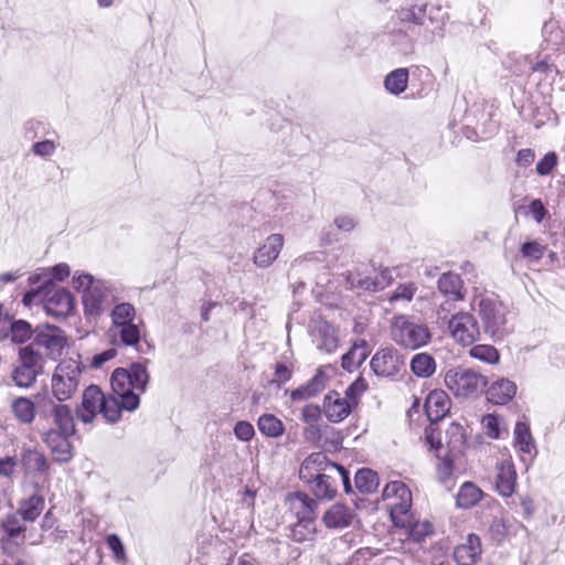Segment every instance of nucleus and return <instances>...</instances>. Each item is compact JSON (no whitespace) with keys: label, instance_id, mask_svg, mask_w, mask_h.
Segmentation results:
<instances>
[{"label":"nucleus","instance_id":"nucleus-25","mask_svg":"<svg viewBox=\"0 0 565 565\" xmlns=\"http://www.w3.org/2000/svg\"><path fill=\"white\" fill-rule=\"evenodd\" d=\"M353 520L352 510L343 503L332 504L323 514L322 521L328 529H343Z\"/></svg>","mask_w":565,"mask_h":565},{"label":"nucleus","instance_id":"nucleus-34","mask_svg":"<svg viewBox=\"0 0 565 565\" xmlns=\"http://www.w3.org/2000/svg\"><path fill=\"white\" fill-rule=\"evenodd\" d=\"M436 478L443 483H449L455 473V461L454 454L451 451H447L445 456H437V461L435 465Z\"/></svg>","mask_w":565,"mask_h":565},{"label":"nucleus","instance_id":"nucleus-3","mask_svg":"<svg viewBox=\"0 0 565 565\" xmlns=\"http://www.w3.org/2000/svg\"><path fill=\"white\" fill-rule=\"evenodd\" d=\"M345 280L352 288L376 292L388 287L393 277L388 268L376 269L370 263H360L348 270Z\"/></svg>","mask_w":565,"mask_h":565},{"label":"nucleus","instance_id":"nucleus-19","mask_svg":"<svg viewBox=\"0 0 565 565\" xmlns=\"http://www.w3.org/2000/svg\"><path fill=\"white\" fill-rule=\"evenodd\" d=\"M482 543L477 534H469L465 542L454 548L452 557L457 565H477L481 559Z\"/></svg>","mask_w":565,"mask_h":565},{"label":"nucleus","instance_id":"nucleus-42","mask_svg":"<svg viewBox=\"0 0 565 565\" xmlns=\"http://www.w3.org/2000/svg\"><path fill=\"white\" fill-rule=\"evenodd\" d=\"M547 250V245L539 241L524 242L520 247V254L530 262H540Z\"/></svg>","mask_w":565,"mask_h":565},{"label":"nucleus","instance_id":"nucleus-28","mask_svg":"<svg viewBox=\"0 0 565 565\" xmlns=\"http://www.w3.org/2000/svg\"><path fill=\"white\" fill-rule=\"evenodd\" d=\"M398 529L406 531L407 539L420 543L434 533V526L428 521H417L413 514V511L407 513V521L405 525H395Z\"/></svg>","mask_w":565,"mask_h":565},{"label":"nucleus","instance_id":"nucleus-59","mask_svg":"<svg viewBox=\"0 0 565 565\" xmlns=\"http://www.w3.org/2000/svg\"><path fill=\"white\" fill-rule=\"evenodd\" d=\"M372 556L369 548H360L352 554L345 565H367Z\"/></svg>","mask_w":565,"mask_h":565},{"label":"nucleus","instance_id":"nucleus-26","mask_svg":"<svg viewBox=\"0 0 565 565\" xmlns=\"http://www.w3.org/2000/svg\"><path fill=\"white\" fill-rule=\"evenodd\" d=\"M438 290L452 301L465 299L463 281L458 274L444 273L437 281Z\"/></svg>","mask_w":565,"mask_h":565},{"label":"nucleus","instance_id":"nucleus-22","mask_svg":"<svg viewBox=\"0 0 565 565\" xmlns=\"http://www.w3.org/2000/svg\"><path fill=\"white\" fill-rule=\"evenodd\" d=\"M45 508V498L40 493V487L36 486V492L23 498L18 504V514L28 523H33L38 520Z\"/></svg>","mask_w":565,"mask_h":565},{"label":"nucleus","instance_id":"nucleus-16","mask_svg":"<svg viewBox=\"0 0 565 565\" xmlns=\"http://www.w3.org/2000/svg\"><path fill=\"white\" fill-rule=\"evenodd\" d=\"M287 512L297 520L317 519V502L305 492L288 493L285 498Z\"/></svg>","mask_w":565,"mask_h":565},{"label":"nucleus","instance_id":"nucleus-45","mask_svg":"<svg viewBox=\"0 0 565 565\" xmlns=\"http://www.w3.org/2000/svg\"><path fill=\"white\" fill-rule=\"evenodd\" d=\"M437 423H431L424 429V441L425 445L435 452H438L443 448L441 431Z\"/></svg>","mask_w":565,"mask_h":565},{"label":"nucleus","instance_id":"nucleus-54","mask_svg":"<svg viewBox=\"0 0 565 565\" xmlns=\"http://www.w3.org/2000/svg\"><path fill=\"white\" fill-rule=\"evenodd\" d=\"M481 423L489 438L498 439L500 437V420L498 416L487 414L482 417Z\"/></svg>","mask_w":565,"mask_h":565},{"label":"nucleus","instance_id":"nucleus-61","mask_svg":"<svg viewBox=\"0 0 565 565\" xmlns=\"http://www.w3.org/2000/svg\"><path fill=\"white\" fill-rule=\"evenodd\" d=\"M93 276L88 274H81L77 276H74V287L77 290H83V294L87 292L88 290H92L93 288Z\"/></svg>","mask_w":565,"mask_h":565},{"label":"nucleus","instance_id":"nucleus-12","mask_svg":"<svg viewBox=\"0 0 565 565\" xmlns=\"http://www.w3.org/2000/svg\"><path fill=\"white\" fill-rule=\"evenodd\" d=\"M356 406L348 397L337 391H330L323 398L322 412L327 419L338 424L350 416Z\"/></svg>","mask_w":565,"mask_h":565},{"label":"nucleus","instance_id":"nucleus-46","mask_svg":"<svg viewBox=\"0 0 565 565\" xmlns=\"http://www.w3.org/2000/svg\"><path fill=\"white\" fill-rule=\"evenodd\" d=\"M38 374L36 371L20 364L13 372V381L20 387H30L34 384Z\"/></svg>","mask_w":565,"mask_h":565},{"label":"nucleus","instance_id":"nucleus-56","mask_svg":"<svg viewBox=\"0 0 565 565\" xmlns=\"http://www.w3.org/2000/svg\"><path fill=\"white\" fill-rule=\"evenodd\" d=\"M527 207L530 214L533 216L536 223H541L548 214L546 207L540 199L532 200Z\"/></svg>","mask_w":565,"mask_h":565},{"label":"nucleus","instance_id":"nucleus-57","mask_svg":"<svg viewBox=\"0 0 565 565\" xmlns=\"http://www.w3.org/2000/svg\"><path fill=\"white\" fill-rule=\"evenodd\" d=\"M292 370L290 366L284 363H277L275 366L273 383L278 385L285 384L291 379Z\"/></svg>","mask_w":565,"mask_h":565},{"label":"nucleus","instance_id":"nucleus-38","mask_svg":"<svg viewBox=\"0 0 565 565\" xmlns=\"http://www.w3.org/2000/svg\"><path fill=\"white\" fill-rule=\"evenodd\" d=\"M257 426L263 435L271 438H277L285 431L282 422L273 414L262 415L258 418Z\"/></svg>","mask_w":565,"mask_h":565},{"label":"nucleus","instance_id":"nucleus-1","mask_svg":"<svg viewBox=\"0 0 565 565\" xmlns=\"http://www.w3.org/2000/svg\"><path fill=\"white\" fill-rule=\"evenodd\" d=\"M149 373L145 364L132 363L129 369L117 367L110 377L111 394L106 395L97 385L87 386L76 416L84 424H92L97 415L111 424L120 420L122 412L139 407L140 394L146 392Z\"/></svg>","mask_w":565,"mask_h":565},{"label":"nucleus","instance_id":"nucleus-5","mask_svg":"<svg viewBox=\"0 0 565 565\" xmlns=\"http://www.w3.org/2000/svg\"><path fill=\"white\" fill-rule=\"evenodd\" d=\"M445 384L457 397L476 396L487 386V377L462 367L450 369L445 374Z\"/></svg>","mask_w":565,"mask_h":565},{"label":"nucleus","instance_id":"nucleus-48","mask_svg":"<svg viewBox=\"0 0 565 565\" xmlns=\"http://www.w3.org/2000/svg\"><path fill=\"white\" fill-rule=\"evenodd\" d=\"M103 294L97 288H92L83 294L85 310L90 313H98L102 309Z\"/></svg>","mask_w":565,"mask_h":565},{"label":"nucleus","instance_id":"nucleus-29","mask_svg":"<svg viewBox=\"0 0 565 565\" xmlns=\"http://www.w3.org/2000/svg\"><path fill=\"white\" fill-rule=\"evenodd\" d=\"M369 345L363 339L355 341L351 349L343 354L341 359V366L348 372L356 370L369 356Z\"/></svg>","mask_w":565,"mask_h":565},{"label":"nucleus","instance_id":"nucleus-35","mask_svg":"<svg viewBox=\"0 0 565 565\" xmlns=\"http://www.w3.org/2000/svg\"><path fill=\"white\" fill-rule=\"evenodd\" d=\"M411 369L416 376L429 377L436 371V362L428 353H417L411 361Z\"/></svg>","mask_w":565,"mask_h":565},{"label":"nucleus","instance_id":"nucleus-18","mask_svg":"<svg viewBox=\"0 0 565 565\" xmlns=\"http://www.w3.org/2000/svg\"><path fill=\"white\" fill-rule=\"evenodd\" d=\"M43 307L45 312L54 318H66L75 308L74 297L71 291L58 288L44 300Z\"/></svg>","mask_w":565,"mask_h":565},{"label":"nucleus","instance_id":"nucleus-47","mask_svg":"<svg viewBox=\"0 0 565 565\" xmlns=\"http://www.w3.org/2000/svg\"><path fill=\"white\" fill-rule=\"evenodd\" d=\"M11 340L14 343H24L32 337V329L30 323L23 320L14 321L11 324Z\"/></svg>","mask_w":565,"mask_h":565},{"label":"nucleus","instance_id":"nucleus-50","mask_svg":"<svg viewBox=\"0 0 565 565\" xmlns=\"http://www.w3.org/2000/svg\"><path fill=\"white\" fill-rule=\"evenodd\" d=\"M416 291H417V286L415 282L401 284L388 296V300L391 302H395L398 300L411 301L414 298V295L416 294Z\"/></svg>","mask_w":565,"mask_h":565},{"label":"nucleus","instance_id":"nucleus-15","mask_svg":"<svg viewBox=\"0 0 565 565\" xmlns=\"http://www.w3.org/2000/svg\"><path fill=\"white\" fill-rule=\"evenodd\" d=\"M145 329L143 321L139 319L138 322H122L110 326L109 332L114 343L137 349L145 333Z\"/></svg>","mask_w":565,"mask_h":565},{"label":"nucleus","instance_id":"nucleus-9","mask_svg":"<svg viewBox=\"0 0 565 565\" xmlns=\"http://www.w3.org/2000/svg\"><path fill=\"white\" fill-rule=\"evenodd\" d=\"M451 338L460 345L470 347L480 338V327L477 319L469 312H457L448 321Z\"/></svg>","mask_w":565,"mask_h":565},{"label":"nucleus","instance_id":"nucleus-32","mask_svg":"<svg viewBox=\"0 0 565 565\" xmlns=\"http://www.w3.org/2000/svg\"><path fill=\"white\" fill-rule=\"evenodd\" d=\"M408 78L409 73L407 68H396L386 75L384 86L391 94L399 95L406 90Z\"/></svg>","mask_w":565,"mask_h":565},{"label":"nucleus","instance_id":"nucleus-58","mask_svg":"<svg viewBox=\"0 0 565 565\" xmlns=\"http://www.w3.org/2000/svg\"><path fill=\"white\" fill-rule=\"evenodd\" d=\"M117 355V350L111 348L95 354L90 361V367L100 369L106 362L113 360Z\"/></svg>","mask_w":565,"mask_h":565},{"label":"nucleus","instance_id":"nucleus-53","mask_svg":"<svg viewBox=\"0 0 565 565\" xmlns=\"http://www.w3.org/2000/svg\"><path fill=\"white\" fill-rule=\"evenodd\" d=\"M71 274L70 267L65 263H60L51 268H49L45 273L47 277L46 285L53 284V281H63Z\"/></svg>","mask_w":565,"mask_h":565},{"label":"nucleus","instance_id":"nucleus-37","mask_svg":"<svg viewBox=\"0 0 565 565\" xmlns=\"http://www.w3.org/2000/svg\"><path fill=\"white\" fill-rule=\"evenodd\" d=\"M316 533V519L297 520L290 525V537L298 543L311 540Z\"/></svg>","mask_w":565,"mask_h":565},{"label":"nucleus","instance_id":"nucleus-49","mask_svg":"<svg viewBox=\"0 0 565 565\" xmlns=\"http://www.w3.org/2000/svg\"><path fill=\"white\" fill-rule=\"evenodd\" d=\"M558 164V156L555 151H550L543 156L536 163V173L539 175H548Z\"/></svg>","mask_w":565,"mask_h":565},{"label":"nucleus","instance_id":"nucleus-43","mask_svg":"<svg viewBox=\"0 0 565 565\" xmlns=\"http://www.w3.org/2000/svg\"><path fill=\"white\" fill-rule=\"evenodd\" d=\"M33 345L32 343L20 349V364L40 373L42 369V355L33 349Z\"/></svg>","mask_w":565,"mask_h":565},{"label":"nucleus","instance_id":"nucleus-24","mask_svg":"<svg viewBox=\"0 0 565 565\" xmlns=\"http://www.w3.org/2000/svg\"><path fill=\"white\" fill-rule=\"evenodd\" d=\"M21 463L25 471L35 472L49 479L51 462L44 452L36 448H26L21 454Z\"/></svg>","mask_w":565,"mask_h":565},{"label":"nucleus","instance_id":"nucleus-33","mask_svg":"<svg viewBox=\"0 0 565 565\" xmlns=\"http://www.w3.org/2000/svg\"><path fill=\"white\" fill-rule=\"evenodd\" d=\"M12 413L22 424L33 423L36 409L34 403L28 397H18L12 403Z\"/></svg>","mask_w":565,"mask_h":565},{"label":"nucleus","instance_id":"nucleus-40","mask_svg":"<svg viewBox=\"0 0 565 565\" xmlns=\"http://www.w3.org/2000/svg\"><path fill=\"white\" fill-rule=\"evenodd\" d=\"M469 355L487 364H498L500 361L498 349L491 344H475L470 348Z\"/></svg>","mask_w":565,"mask_h":565},{"label":"nucleus","instance_id":"nucleus-41","mask_svg":"<svg viewBox=\"0 0 565 565\" xmlns=\"http://www.w3.org/2000/svg\"><path fill=\"white\" fill-rule=\"evenodd\" d=\"M111 326L137 320V310L132 303L121 302L116 305L110 312Z\"/></svg>","mask_w":565,"mask_h":565},{"label":"nucleus","instance_id":"nucleus-20","mask_svg":"<svg viewBox=\"0 0 565 565\" xmlns=\"http://www.w3.org/2000/svg\"><path fill=\"white\" fill-rule=\"evenodd\" d=\"M284 236L281 234L269 235L263 245H260L254 253V263L258 267L270 266L279 256L284 247Z\"/></svg>","mask_w":565,"mask_h":565},{"label":"nucleus","instance_id":"nucleus-63","mask_svg":"<svg viewBox=\"0 0 565 565\" xmlns=\"http://www.w3.org/2000/svg\"><path fill=\"white\" fill-rule=\"evenodd\" d=\"M55 150V143L52 140H43L33 145V151L41 157L51 156Z\"/></svg>","mask_w":565,"mask_h":565},{"label":"nucleus","instance_id":"nucleus-27","mask_svg":"<svg viewBox=\"0 0 565 565\" xmlns=\"http://www.w3.org/2000/svg\"><path fill=\"white\" fill-rule=\"evenodd\" d=\"M516 393V385L514 382L501 379L491 384L487 390L486 396L488 402L494 405L508 404Z\"/></svg>","mask_w":565,"mask_h":565},{"label":"nucleus","instance_id":"nucleus-51","mask_svg":"<svg viewBox=\"0 0 565 565\" xmlns=\"http://www.w3.org/2000/svg\"><path fill=\"white\" fill-rule=\"evenodd\" d=\"M106 544L108 548L111 551L115 559L119 563H126L127 555L125 551V546L117 534H108L106 537Z\"/></svg>","mask_w":565,"mask_h":565},{"label":"nucleus","instance_id":"nucleus-60","mask_svg":"<svg viewBox=\"0 0 565 565\" xmlns=\"http://www.w3.org/2000/svg\"><path fill=\"white\" fill-rule=\"evenodd\" d=\"M534 150L531 148H523L518 151L515 162L520 167H529L534 162Z\"/></svg>","mask_w":565,"mask_h":565},{"label":"nucleus","instance_id":"nucleus-6","mask_svg":"<svg viewBox=\"0 0 565 565\" xmlns=\"http://www.w3.org/2000/svg\"><path fill=\"white\" fill-rule=\"evenodd\" d=\"M382 499L390 501V516L394 525H405L412 511L413 495L409 488L399 480L390 481L382 491Z\"/></svg>","mask_w":565,"mask_h":565},{"label":"nucleus","instance_id":"nucleus-13","mask_svg":"<svg viewBox=\"0 0 565 565\" xmlns=\"http://www.w3.org/2000/svg\"><path fill=\"white\" fill-rule=\"evenodd\" d=\"M404 366L402 355L393 348H385L377 351L372 360L371 367L380 376H394Z\"/></svg>","mask_w":565,"mask_h":565},{"label":"nucleus","instance_id":"nucleus-7","mask_svg":"<svg viewBox=\"0 0 565 565\" xmlns=\"http://www.w3.org/2000/svg\"><path fill=\"white\" fill-rule=\"evenodd\" d=\"M472 305L477 307L487 333L497 335L503 330L507 323L505 309L497 297L479 294L473 297Z\"/></svg>","mask_w":565,"mask_h":565},{"label":"nucleus","instance_id":"nucleus-14","mask_svg":"<svg viewBox=\"0 0 565 565\" xmlns=\"http://www.w3.org/2000/svg\"><path fill=\"white\" fill-rule=\"evenodd\" d=\"M50 425L42 431L76 434V422L73 409L64 403H54L49 412Z\"/></svg>","mask_w":565,"mask_h":565},{"label":"nucleus","instance_id":"nucleus-21","mask_svg":"<svg viewBox=\"0 0 565 565\" xmlns=\"http://www.w3.org/2000/svg\"><path fill=\"white\" fill-rule=\"evenodd\" d=\"M331 463L332 461L324 454L313 452L302 461L299 469V478L310 488L321 476V472L327 470V466Z\"/></svg>","mask_w":565,"mask_h":565},{"label":"nucleus","instance_id":"nucleus-4","mask_svg":"<svg viewBox=\"0 0 565 565\" xmlns=\"http://www.w3.org/2000/svg\"><path fill=\"white\" fill-rule=\"evenodd\" d=\"M81 375L82 367L79 362L73 359L61 361L52 375V395L60 403L71 399L78 388Z\"/></svg>","mask_w":565,"mask_h":565},{"label":"nucleus","instance_id":"nucleus-64","mask_svg":"<svg viewBox=\"0 0 565 565\" xmlns=\"http://www.w3.org/2000/svg\"><path fill=\"white\" fill-rule=\"evenodd\" d=\"M321 409L316 405H307L302 409V419L306 423H317L320 419Z\"/></svg>","mask_w":565,"mask_h":565},{"label":"nucleus","instance_id":"nucleus-44","mask_svg":"<svg viewBox=\"0 0 565 565\" xmlns=\"http://www.w3.org/2000/svg\"><path fill=\"white\" fill-rule=\"evenodd\" d=\"M448 451H454L466 444V434L463 427L458 423H451L446 430Z\"/></svg>","mask_w":565,"mask_h":565},{"label":"nucleus","instance_id":"nucleus-52","mask_svg":"<svg viewBox=\"0 0 565 565\" xmlns=\"http://www.w3.org/2000/svg\"><path fill=\"white\" fill-rule=\"evenodd\" d=\"M369 385L364 377L359 376L347 390L344 396L358 406L360 396L367 390Z\"/></svg>","mask_w":565,"mask_h":565},{"label":"nucleus","instance_id":"nucleus-36","mask_svg":"<svg viewBox=\"0 0 565 565\" xmlns=\"http://www.w3.org/2000/svg\"><path fill=\"white\" fill-rule=\"evenodd\" d=\"M354 481L356 489L361 493H373L380 484L379 475L369 468L358 470Z\"/></svg>","mask_w":565,"mask_h":565},{"label":"nucleus","instance_id":"nucleus-2","mask_svg":"<svg viewBox=\"0 0 565 565\" xmlns=\"http://www.w3.org/2000/svg\"><path fill=\"white\" fill-rule=\"evenodd\" d=\"M391 337L399 347L416 350L430 341L431 333L426 324L416 323L409 317L399 315L392 320Z\"/></svg>","mask_w":565,"mask_h":565},{"label":"nucleus","instance_id":"nucleus-55","mask_svg":"<svg viewBox=\"0 0 565 565\" xmlns=\"http://www.w3.org/2000/svg\"><path fill=\"white\" fill-rule=\"evenodd\" d=\"M234 434L237 439L243 441H249L254 437L255 430L250 423L241 420L236 423L234 427Z\"/></svg>","mask_w":565,"mask_h":565},{"label":"nucleus","instance_id":"nucleus-30","mask_svg":"<svg viewBox=\"0 0 565 565\" xmlns=\"http://www.w3.org/2000/svg\"><path fill=\"white\" fill-rule=\"evenodd\" d=\"M483 491L473 482L466 481L459 488L456 502L459 508L471 509L483 499Z\"/></svg>","mask_w":565,"mask_h":565},{"label":"nucleus","instance_id":"nucleus-62","mask_svg":"<svg viewBox=\"0 0 565 565\" xmlns=\"http://www.w3.org/2000/svg\"><path fill=\"white\" fill-rule=\"evenodd\" d=\"M17 459L15 457H4V458H1L0 459V476H3V477H12V475L14 473L15 471V467H17Z\"/></svg>","mask_w":565,"mask_h":565},{"label":"nucleus","instance_id":"nucleus-23","mask_svg":"<svg viewBox=\"0 0 565 565\" xmlns=\"http://www.w3.org/2000/svg\"><path fill=\"white\" fill-rule=\"evenodd\" d=\"M33 344L42 347L51 353L61 352L66 345V337L60 328L47 326L36 331Z\"/></svg>","mask_w":565,"mask_h":565},{"label":"nucleus","instance_id":"nucleus-10","mask_svg":"<svg viewBox=\"0 0 565 565\" xmlns=\"http://www.w3.org/2000/svg\"><path fill=\"white\" fill-rule=\"evenodd\" d=\"M75 434L41 431L42 443L47 448L53 460L57 463H68L74 458L72 438Z\"/></svg>","mask_w":565,"mask_h":565},{"label":"nucleus","instance_id":"nucleus-8","mask_svg":"<svg viewBox=\"0 0 565 565\" xmlns=\"http://www.w3.org/2000/svg\"><path fill=\"white\" fill-rule=\"evenodd\" d=\"M340 481L343 483L345 492H350L349 471L341 465L332 462L330 466H327V470L321 472V476L312 483L310 491L318 500H332L338 493Z\"/></svg>","mask_w":565,"mask_h":565},{"label":"nucleus","instance_id":"nucleus-39","mask_svg":"<svg viewBox=\"0 0 565 565\" xmlns=\"http://www.w3.org/2000/svg\"><path fill=\"white\" fill-rule=\"evenodd\" d=\"M514 445L519 451L531 454L534 448L533 438L527 424L519 422L514 427Z\"/></svg>","mask_w":565,"mask_h":565},{"label":"nucleus","instance_id":"nucleus-17","mask_svg":"<svg viewBox=\"0 0 565 565\" xmlns=\"http://www.w3.org/2000/svg\"><path fill=\"white\" fill-rule=\"evenodd\" d=\"M451 399L441 388L430 391L424 403V411L429 422L438 423L450 412Z\"/></svg>","mask_w":565,"mask_h":565},{"label":"nucleus","instance_id":"nucleus-11","mask_svg":"<svg viewBox=\"0 0 565 565\" xmlns=\"http://www.w3.org/2000/svg\"><path fill=\"white\" fill-rule=\"evenodd\" d=\"M492 481L499 495L503 498L513 495L518 484V473L511 457L495 462Z\"/></svg>","mask_w":565,"mask_h":565},{"label":"nucleus","instance_id":"nucleus-31","mask_svg":"<svg viewBox=\"0 0 565 565\" xmlns=\"http://www.w3.org/2000/svg\"><path fill=\"white\" fill-rule=\"evenodd\" d=\"M25 523L18 512L10 513L1 521V530L8 540H24L26 532Z\"/></svg>","mask_w":565,"mask_h":565}]
</instances>
